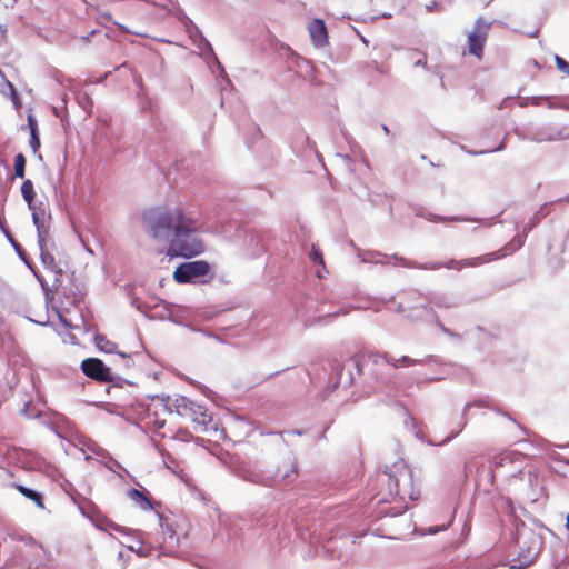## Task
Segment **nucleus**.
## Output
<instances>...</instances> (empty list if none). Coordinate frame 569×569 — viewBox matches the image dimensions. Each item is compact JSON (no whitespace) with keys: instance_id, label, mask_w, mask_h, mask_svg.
Returning <instances> with one entry per match:
<instances>
[{"instance_id":"f257e3e1","label":"nucleus","mask_w":569,"mask_h":569,"mask_svg":"<svg viewBox=\"0 0 569 569\" xmlns=\"http://www.w3.org/2000/svg\"><path fill=\"white\" fill-rule=\"evenodd\" d=\"M142 220L151 238L168 241L169 258L191 259L204 251L202 240L194 234L199 230L196 221L182 210L154 207L143 212Z\"/></svg>"},{"instance_id":"f03ea898","label":"nucleus","mask_w":569,"mask_h":569,"mask_svg":"<svg viewBox=\"0 0 569 569\" xmlns=\"http://www.w3.org/2000/svg\"><path fill=\"white\" fill-rule=\"evenodd\" d=\"M390 360L391 356L388 352L366 351L352 356L350 363L358 376H363L366 383H388L391 375L388 371L387 361Z\"/></svg>"},{"instance_id":"7ed1b4c3","label":"nucleus","mask_w":569,"mask_h":569,"mask_svg":"<svg viewBox=\"0 0 569 569\" xmlns=\"http://www.w3.org/2000/svg\"><path fill=\"white\" fill-rule=\"evenodd\" d=\"M515 543L517 555L510 559L509 567L510 569H525L538 558L543 540L540 535L522 522L520 526H517Z\"/></svg>"},{"instance_id":"20e7f679","label":"nucleus","mask_w":569,"mask_h":569,"mask_svg":"<svg viewBox=\"0 0 569 569\" xmlns=\"http://www.w3.org/2000/svg\"><path fill=\"white\" fill-rule=\"evenodd\" d=\"M389 495L399 497L401 501L406 498L415 501L420 492L416 490L412 482V471L405 463H396L392 467H386L383 471Z\"/></svg>"},{"instance_id":"39448f33","label":"nucleus","mask_w":569,"mask_h":569,"mask_svg":"<svg viewBox=\"0 0 569 569\" xmlns=\"http://www.w3.org/2000/svg\"><path fill=\"white\" fill-rule=\"evenodd\" d=\"M425 313L430 315L432 321L440 329V331L448 338L452 339L453 342L458 346L462 345L466 338L481 340L482 338L488 337V333L481 327H475L470 330H466L463 333L451 330L440 321L437 312L427 305L410 309V312L407 315V318L410 320H420L423 318Z\"/></svg>"},{"instance_id":"423d86ee","label":"nucleus","mask_w":569,"mask_h":569,"mask_svg":"<svg viewBox=\"0 0 569 569\" xmlns=\"http://www.w3.org/2000/svg\"><path fill=\"white\" fill-rule=\"evenodd\" d=\"M211 266L206 260H193L179 263L172 274L179 284L206 283L212 278Z\"/></svg>"},{"instance_id":"0eeeda50","label":"nucleus","mask_w":569,"mask_h":569,"mask_svg":"<svg viewBox=\"0 0 569 569\" xmlns=\"http://www.w3.org/2000/svg\"><path fill=\"white\" fill-rule=\"evenodd\" d=\"M493 21H487L483 17H478L473 28L467 33L468 53L481 58L486 40Z\"/></svg>"},{"instance_id":"6e6552de","label":"nucleus","mask_w":569,"mask_h":569,"mask_svg":"<svg viewBox=\"0 0 569 569\" xmlns=\"http://www.w3.org/2000/svg\"><path fill=\"white\" fill-rule=\"evenodd\" d=\"M32 222L37 229V239L38 246L40 250V260L43 267L51 271L57 268V262L54 256L48 251L47 249V240L49 238V224H44L42 219L40 220L39 213L34 212L32 214Z\"/></svg>"},{"instance_id":"1a4fd4ad","label":"nucleus","mask_w":569,"mask_h":569,"mask_svg":"<svg viewBox=\"0 0 569 569\" xmlns=\"http://www.w3.org/2000/svg\"><path fill=\"white\" fill-rule=\"evenodd\" d=\"M416 214L426 219L432 223L439 222H478L482 227L489 228L498 222V217H489V218H472L467 216H441L437 213H432L430 211H426L423 209H419Z\"/></svg>"},{"instance_id":"9d476101","label":"nucleus","mask_w":569,"mask_h":569,"mask_svg":"<svg viewBox=\"0 0 569 569\" xmlns=\"http://www.w3.org/2000/svg\"><path fill=\"white\" fill-rule=\"evenodd\" d=\"M81 371L87 377L99 382H107L110 379L111 368L99 358H86L80 365Z\"/></svg>"},{"instance_id":"9b49d317","label":"nucleus","mask_w":569,"mask_h":569,"mask_svg":"<svg viewBox=\"0 0 569 569\" xmlns=\"http://www.w3.org/2000/svg\"><path fill=\"white\" fill-rule=\"evenodd\" d=\"M80 512L88 518L97 529L107 530V528H111L112 530L119 533H127L128 528L122 527L113 521L109 520L107 517L101 515V512L97 509L96 506L91 505L89 510L82 507H79Z\"/></svg>"},{"instance_id":"f8f14e48","label":"nucleus","mask_w":569,"mask_h":569,"mask_svg":"<svg viewBox=\"0 0 569 569\" xmlns=\"http://www.w3.org/2000/svg\"><path fill=\"white\" fill-rule=\"evenodd\" d=\"M528 232L522 230L521 233H517L508 243H506L501 249L489 252L485 254V260L487 263L502 259L507 256L512 254L513 252L518 251L523 244L527 239Z\"/></svg>"},{"instance_id":"ddd939ff","label":"nucleus","mask_w":569,"mask_h":569,"mask_svg":"<svg viewBox=\"0 0 569 569\" xmlns=\"http://www.w3.org/2000/svg\"><path fill=\"white\" fill-rule=\"evenodd\" d=\"M297 459L291 457L287 462H282L271 470L272 476L276 478V487L280 483H292L298 477Z\"/></svg>"},{"instance_id":"4468645a","label":"nucleus","mask_w":569,"mask_h":569,"mask_svg":"<svg viewBox=\"0 0 569 569\" xmlns=\"http://www.w3.org/2000/svg\"><path fill=\"white\" fill-rule=\"evenodd\" d=\"M238 477L247 482L259 485L268 488L276 487V478L271 470L264 471L259 469H244L238 472Z\"/></svg>"},{"instance_id":"2eb2a0df","label":"nucleus","mask_w":569,"mask_h":569,"mask_svg":"<svg viewBox=\"0 0 569 569\" xmlns=\"http://www.w3.org/2000/svg\"><path fill=\"white\" fill-rule=\"evenodd\" d=\"M21 196L23 200L27 202L29 210L32 212L39 213V218H42V221L44 224L47 223V219L50 218V216H47L46 209L41 208L42 203H40L39 207L36 206V190L33 182L30 179H26L21 184Z\"/></svg>"},{"instance_id":"dca6fc26","label":"nucleus","mask_w":569,"mask_h":569,"mask_svg":"<svg viewBox=\"0 0 569 569\" xmlns=\"http://www.w3.org/2000/svg\"><path fill=\"white\" fill-rule=\"evenodd\" d=\"M332 375L336 378L335 387L349 388L355 381L356 370L355 367L351 366L350 359H348L345 363H335L332 366Z\"/></svg>"},{"instance_id":"f3484780","label":"nucleus","mask_w":569,"mask_h":569,"mask_svg":"<svg viewBox=\"0 0 569 569\" xmlns=\"http://www.w3.org/2000/svg\"><path fill=\"white\" fill-rule=\"evenodd\" d=\"M173 407L177 409L178 413L180 408L189 409L194 415L199 413L201 416V420L196 417L193 421L199 425H202L204 428H207L208 423L212 421V417L207 413V410L203 407L194 403L187 397L180 396L179 398L174 399Z\"/></svg>"},{"instance_id":"a211bd4d","label":"nucleus","mask_w":569,"mask_h":569,"mask_svg":"<svg viewBox=\"0 0 569 569\" xmlns=\"http://www.w3.org/2000/svg\"><path fill=\"white\" fill-rule=\"evenodd\" d=\"M28 569H54L53 557L50 551L43 547L40 550H30V557L26 560Z\"/></svg>"},{"instance_id":"6ab92c4d","label":"nucleus","mask_w":569,"mask_h":569,"mask_svg":"<svg viewBox=\"0 0 569 569\" xmlns=\"http://www.w3.org/2000/svg\"><path fill=\"white\" fill-rule=\"evenodd\" d=\"M69 278V283L62 287L61 296L72 306L78 307L80 302L84 299V291L80 283H76L74 271H71L70 274L67 276Z\"/></svg>"},{"instance_id":"aec40b11","label":"nucleus","mask_w":569,"mask_h":569,"mask_svg":"<svg viewBox=\"0 0 569 569\" xmlns=\"http://www.w3.org/2000/svg\"><path fill=\"white\" fill-rule=\"evenodd\" d=\"M309 34L311 42L316 48H323L329 42L327 26L322 19L315 18L309 23Z\"/></svg>"},{"instance_id":"412c9836","label":"nucleus","mask_w":569,"mask_h":569,"mask_svg":"<svg viewBox=\"0 0 569 569\" xmlns=\"http://www.w3.org/2000/svg\"><path fill=\"white\" fill-rule=\"evenodd\" d=\"M147 493L148 492L146 490L142 491L136 488H130L127 491V497L143 511L156 510L160 507V502L151 500Z\"/></svg>"},{"instance_id":"4be33fe9","label":"nucleus","mask_w":569,"mask_h":569,"mask_svg":"<svg viewBox=\"0 0 569 569\" xmlns=\"http://www.w3.org/2000/svg\"><path fill=\"white\" fill-rule=\"evenodd\" d=\"M439 361L440 360L435 356H427L422 360L413 359L409 356H401L398 359H393L391 357V360L387 361V368H388V371L390 372V368L398 369L401 367H408V366H415V365H427L429 362L439 363Z\"/></svg>"},{"instance_id":"5701e85b","label":"nucleus","mask_w":569,"mask_h":569,"mask_svg":"<svg viewBox=\"0 0 569 569\" xmlns=\"http://www.w3.org/2000/svg\"><path fill=\"white\" fill-rule=\"evenodd\" d=\"M527 133L528 140L537 143L562 139L560 130L556 131L555 133H546L542 128L533 127L531 124L527 126Z\"/></svg>"},{"instance_id":"b1692460","label":"nucleus","mask_w":569,"mask_h":569,"mask_svg":"<svg viewBox=\"0 0 569 569\" xmlns=\"http://www.w3.org/2000/svg\"><path fill=\"white\" fill-rule=\"evenodd\" d=\"M27 128L29 129V144L33 153H38L41 141H40V133H39V126L38 120L33 113L27 114Z\"/></svg>"},{"instance_id":"393cba45","label":"nucleus","mask_w":569,"mask_h":569,"mask_svg":"<svg viewBox=\"0 0 569 569\" xmlns=\"http://www.w3.org/2000/svg\"><path fill=\"white\" fill-rule=\"evenodd\" d=\"M248 149L252 152H257L260 148L266 144L264 137L257 124H251L249 131L244 138Z\"/></svg>"},{"instance_id":"a878e982","label":"nucleus","mask_w":569,"mask_h":569,"mask_svg":"<svg viewBox=\"0 0 569 569\" xmlns=\"http://www.w3.org/2000/svg\"><path fill=\"white\" fill-rule=\"evenodd\" d=\"M244 243L250 248V256L259 257L264 251L262 237L257 231H248L244 236Z\"/></svg>"},{"instance_id":"bb28decb","label":"nucleus","mask_w":569,"mask_h":569,"mask_svg":"<svg viewBox=\"0 0 569 569\" xmlns=\"http://www.w3.org/2000/svg\"><path fill=\"white\" fill-rule=\"evenodd\" d=\"M487 263L485 260V254L473 257V258H466L461 260H455L450 259L448 262L443 263V268L447 269H453V270H460L465 267H478L480 264Z\"/></svg>"},{"instance_id":"cd10ccee","label":"nucleus","mask_w":569,"mask_h":569,"mask_svg":"<svg viewBox=\"0 0 569 569\" xmlns=\"http://www.w3.org/2000/svg\"><path fill=\"white\" fill-rule=\"evenodd\" d=\"M393 260L405 268H413V269H423V270H438L443 268L442 262H427V263H416L402 256H398L397 253L392 254Z\"/></svg>"},{"instance_id":"c85d7f7f","label":"nucleus","mask_w":569,"mask_h":569,"mask_svg":"<svg viewBox=\"0 0 569 569\" xmlns=\"http://www.w3.org/2000/svg\"><path fill=\"white\" fill-rule=\"evenodd\" d=\"M553 204V201L545 202L538 211H536L527 221V223L523 226V230L526 232H531L539 223L540 221L546 218L549 214L548 208Z\"/></svg>"},{"instance_id":"c756f323","label":"nucleus","mask_w":569,"mask_h":569,"mask_svg":"<svg viewBox=\"0 0 569 569\" xmlns=\"http://www.w3.org/2000/svg\"><path fill=\"white\" fill-rule=\"evenodd\" d=\"M14 487L24 498L33 501L40 509H44L43 495L40 491L19 483H16Z\"/></svg>"},{"instance_id":"7c9ffc66","label":"nucleus","mask_w":569,"mask_h":569,"mask_svg":"<svg viewBox=\"0 0 569 569\" xmlns=\"http://www.w3.org/2000/svg\"><path fill=\"white\" fill-rule=\"evenodd\" d=\"M363 263L389 264V259H393L392 254L388 256L379 251H367L358 254Z\"/></svg>"},{"instance_id":"2f4dec72","label":"nucleus","mask_w":569,"mask_h":569,"mask_svg":"<svg viewBox=\"0 0 569 569\" xmlns=\"http://www.w3.org/2000/svg\"><path fill=\"white\" fill-rule=\"evenodd\" d=\"M429 303L443 309H450L458 306V300L456 297L446 295V293H439L433 295L429 298Z\"/></svg>"},{"instance_id":"473e14b6","label":"nucleus","mask_w":569,"mask_h":569,"mask_svg":"<svg viewBox=\"0 0 569 569\" xmlns=\"http://www.w3.org/2000/svg\"><path fill=\"white\" fill-rule=\"evenodd\" d=\"M93 342L96 347L104 353H113L114 349H117V345L107 339L106 336L96 332L93 336Z\"/></svg>"},{"instance_id":"72a5a7b5","label":"nucleus","mask_w":569,"mask_h":569,"mask_svg":"<svg viewBox=\"0 0 569 569\" xmlns=\"http://www.w3.org/2000/svg\"><path fill=\"white\" fill-rule=\"evenodd\" d=\"M33 276L36 277V279L38 280L41 289H42V292H43V296H44V300H46V305H48L49 302L53 301L54 299V295L52 292V289L49 287V284L47 283L46 279L32 267V264H30V268H29Z\"/></svg>"},{"instance_id":"f704fd0d","label":"nucleus","mask_w":569,"mask_h":569,"mask_svg":"<svg viewBox=\"0 0 569 569\" xmlns=\"http://www.w3.org/2000/svg\"><path fill=\"white\" fill-rule=\"evenodd\" d=\"M207 64L212 73H217L219 77H221L227 82V84L231 86V81L224 70V67L219 61L217 56H213V58H211L210 60H207Z\"/></svg>"},{"instance_id":"c9c22d12","label":"nucleus","mask_w":569,"mask_h":569,"mask_svg":"<svg viewBox=\"0 0 569 569\" xmlns=\"http://www.w3.org/2000/svg\"><path fill=\"white\" fill-rule=\"evenodd\" d=\"M517 457L518 455L511 451L501 452L493 457L492 466L495 468L506 467L507 465H511Z\"/></svg>"},{"instance_id":"e433bc0d","label":"nucleus","mask_w":569,"mask_h":569,"mask_svg":"<svg viewBox=\"0 0 569 569\" xmlns=\"http://www.w3.org/2000/svg\"><path fill=\"white\" fill-rule=\"evenodd\" d=\"M194 44L199 49L200 56L203 57V59L206 61L213 58V56H217L214 53L212 44L210 43V41L207 38H202V39L198 40V42H196Z\"/></svg>"},{"instance_id":"4c0bfd02","label":"nucleus","mask_w":569,"mask_h":569,"mask_svg":"<svg viewBox=\"0 0 569 569\" xmlns=\"http://www.w3.org/2000/svg\"><path fill=\"white\" fill-rule=\"evenodd\" d=\"M293 143H295V148H301V149L309 148L310 150L316 149L315 142L311 141L309 136L303 131H300L296 134Z\"/></svg>"},{"instance_id":"58836bf2","label":"nucleus","mask_w":569,"mask_h":569,"mask_svg":"<svg viewBox=\"0 0 569 569\" xmlns=\"http://www.w3.org/2000/svg\"><path fill=\"white\" fill-rule=\"evenodd\" d=\"M26 163L27 159L22 152H19L14 156V177L16 178H24L26 174Z\"/></svg>"},{"instance_id":"ea45409f","label":"nucleus","mask_w":569,"mask_h":569,"mask_svg":"<svg viewBox=\"0 0 569 569\" xmlns=\"http://www.w3.org/2000/svg\"><path fill=\"white\" fill-rule=\"evenodd\" d=\"M284 433H290V435H296V436H303L306 433V430H302V429H291V430H288V431H271V432H268L267 435L268 436H272V437H276L277 440L287 446V441L286 439L283 438V435ZM261 435H266L264 432H261Z\"/></svg>"},{"instance_id":"a19ab883","label":"nucleus","mask_w":569,"mask_h":569,"mask_svg":"<svg viewBox=\"0 0 569 569\" xmlns=\"http://www.w3.org/2000/svg\"><path fill=\"white\" fill-rule=\"evenodd\" d=\"M457 426H458V429L451 430L450 433L443 440H441L439 443H437V446H445V445L449 443L452 439H455L466 428L467 418L460 417V420Z\"/></svg>"},{"instance_id":"79ce46f5","label":"nucleus","mask_w":569,"mask_h":569,"mask_svg":"<svg viewBox=\"0 0 569 569\" xmlns=\"http://www.w3.org/2000/svg\"><path fill=\"white\" fill-rule=\"evenodd\" d=\"M547 249L549 252L556 251L557 254H561L569 249V229L567 230L559 248H556V244L552 241H549L547 244Z\"/></svg>"},{"instance_id":"37998d69","label":"nucleus","mask_w":569,"mask_h":569,"mask_svg":"<svg viewBox=\"0 0 569 569\" xmlns=\"http://www.w3.org/2000/svg\"><path fill=\"white\" fill-rule=\"evenodd\" d=\"M309 259L317 266H321L322 269L325 271H327L326 269V264H325V260H323V254L321 252V250L312 244L311 248H310V251H309Z\"/></svg>"},{"instance_id":"c03bdc74","label":"nucleus","mask_w":569,"mask_h":569,"mask_svg":"<svg viewBox=\"0 0 569 569\" xmlns=\"http://www.w3.org/2000/svg\"><path fill=\"white\" fill-rule=\"evenodd\" d=\"M189 24H187V32L189 34V38L192 40L193 44L198 42V40L206 38L202 33V31L199 29L198 26L193 23L192 20L189 19Z\"/></svg>"},{"instance_id":"a18cd8bd","label":"nucleus","mask_w":569,"mask_h":569,"mask_svg":"<svg viewBox=\"0 0 569 569\" xmlns=\"http://www.w3.org/2000/svg\"><path fill=\"white\" fill-rule=\"evenodd\" d=\"M288 369H289V367L283 368L281 370L273 371V372H271L269 375H263V373L257 375V376H254L251 379V381H250L251 386H258V385H260V383H262V382H264V381H267V380H269V379H271L273 377L279 376L280 373L287 371Z\"/></svg>"},{"instance_id":"49530a36","label":"nucleus","mask_w":569,"mask_h":569,"mask_svg":"<svg viewBox=\"0 0 569 569\" xmlns=\"http://www.w3.org/2000/svg\"><path fill=\"white\" fill-rule=\"evenodd\" d=\"M507 137H508V133L503 137V139L500 141V143L496 148L479 150V151L471 150V151H468V153L471 156H481V154L503 151L507 147Z\"/></svg>"},{"instance_id":"de8ad7c7","label":"nucleus","mask_w":569,"mask_h":569,"mask_svg":"<svg viewBox=\"0 0 569 569\" xmlns=\"http://www.w3.org/2000/svg\"><path fill=\"white\" fill-rule=\"evenodd\" d=\"M21 542H23L30 550H40L43 552V546L38 542L31 535H21Z\"/></svg>"},{"instance_id":"09e8293b","label":"nucleus","mask_w":569,"mask_h":569,"mask_svg":"<svg viewBox=\"0 0 569 569\" xmlns=\"http://www.w3.org/2000/svg\"><path fill=\"white\" fill-rule=\"evenodd\" d=\"M20 412L29 419L38 418L40 416V412L34 409L31 401L26 402Z\"/></svg>"},{"instance_id":"8fccbe9b","label":"nucleus","mask_w":569,"mask_h":569,"mask_svg":"<svg viewBox=\"0 0 569 569\" xmlns=\"http://www.w3.org/2000/svg\"><path fill=\"white\" fill-rule=\"evenodd\" d=\"M112 387L122 388L124 385H132L130 380L122 378L121 376L113 375L110 370V379L107 380Z\"/></svg>"},{"instance_id":"3c124183","label":"nucleus","mask_w":569,"mask_h":569,"mask_svg":"<svg viewBox=\"0 0 569 569\" xmlns=\"http://www.w3.org/2000/svg\"><path fill=\"white\" fill-rule=\"evenodd\" d=\"M139 108H140V111L143 112V113H147V112H154V103L147 97H141L140 98V101H139Z\"/></svg>"},{"instance_id":"603ef678","label":"nucleus","mask_w":569,"mask_h":569,"mask_svg":"<svg viewBox=\"0 0 569 569\" xmlns=\"http://www.w3.org/2000/svg\"><path fill=\"white\" fill-rule=\"evenodd\" d=\"M556 67L559 71L569 74V63L562 57L555 54Z\"/></svg>"},{"instance_id":"864d4df0","label":"nucleus","mask_w":569,"mask_h":569,"mask_svg":"<svg viewBox=\"0 0 569 569\" xmlns=\"http://www.w3.org/2000/svg\"><path fill=\"white\" fill-rule=\"evenodd\" d=\"M355 194L360 199V200H370L372 202L373 206L377 204L376 200L375 199H371L370 198V193H369V190L367 187L365 186H360V189L358 191H355Z\"/></svg>"},{"instance_id":"5fc2aeb1","label":"nucleus","mask_w":569,"mask_h":569,"mask_svg":"<svg viewBox=\"0 0 569 569\" xmlns=\"http://www.w3.org/2000/svg\"><path fill=\"white\" fill-rule=\"evenodd\" d=\"M93 452L102 458H108L114 466L123 469V467L121 466V463L116 460L107 450H104L103 448H98L96 450H93Z\"/></svg>"},{"instance_id":"6e6d98bb","label":"nucleus","mask_w":569,"mask_h":569,"mask_svg":"<svg viewBox=\"0 0 569 569\" xmlns=\"http://www.w3.org/2000/svg\"><path fill=\"white\" fill-rule=\"evenodd\" d=\"M187 327L190 330L194 331V332H201L203 336H206L208 338H213V339H216L218 341H222L219 336H217L216 333H213V332H211V331H209L207 329L196 328V327H193L191 325H188Z\"/></svg>"},{"instance_id":"4d7b16f0","label":"nucleus","mask_w":569,"mask_h":569,"mask_svg":"<svg viewBox=\"0 0 569 569\" xmlns=\"http://www.w3.org/2000/svg\"><path fill=\"white\" fill-rule=\"evenodd\" d=\"M26 319L32 323L39 325V326H48L49 325V313L48 310H46L44 315L40 319H33L26 316Z\"/></svg>"},{"instance_id":"13d9d810","label":"nucleus","mask_w":569,"mask_h":569,"mask_svg":"<svg viewBox=\"0 0 569 569\" xmlns=\"http://www.w3.org/2000/svg\"><path fill=\"white\" fill-rule=\"evenodd\" d=\"M173 438L179 439L181 441H190L191 439H193V436L187 429L180 428Z\"/></svg>"},{"instance_id":"bf43d9fd","label":"nucleus","mask_w":569,"mask_h":569,"mask_svg":"<svg viewBox=\"0 0 569 569\" xmlns=\"http://www.w3.org/2000/svg\"><path fill=\"white\" fill-rule=\"evenodd\" d=\"M20 456H23L22 467L27 468V469H32L33 463H32L31 455L24 450H21Z\"/></svg>"},{"instance_id":"052dcab7","label":"nucleus","mask_w":569,"mask_h":569,"mask_svg":"<svg viewBox=\"0 0 569 569\" xmlns=\"http://www.w3.org/2000/svg\"><path fill=\"white\" fill-rule=\"evenodd\" d=\"M513 133L520 139V140H528V133H527V126L518 127L516 126L513 128Z\"/></svg>"},{"instance_id":"680f3d73","label":"nucleus","mask_w":569,"mask_h":569,"mask_svg":"<svg viewBox=\"0 0 569 569\" xmlns=\"http://www.w3.org/2000/svg\"><path fill=\"white\" fill-rule=\"evenodd\" d=\"M66 284L63 283V279L60 278V277H54L53 281H52V287H50L52 289V292L54 293V291H59L60 292L62 291V287H64Z\"/></svg>"},{"instance_id":"e2e57ef3","label":"nucleus","mask_w":569,"mask_h":569,"mask_svg":"<svg viewBox=\"0 0 569 569\" xmlns=\"http://www.w3.org/2000/svg\"><path fill=\"white\" fill-rule=\"evenodd\" d=\"M6 82H7V86L9 87V89H10V92H11V100L17 106V103L19 102V94L17 92V89L14 88V86L10 81L6 80Z\"/></svg>"},{"instance_id":"0e129e2a","label":"nucleus","mask_w":569,"mask_h":569,"mask_svg":"<svg viewBox=\"0 0 569 569\" xmlns=\"http://www.w3.org/2000/svg\"><path fill=\"white\" fill-rule=\"evenodd\" d=\"M446 530V527L445 526H430L428 527L423 532L422 535H426V533H429V535H436L440 531H443Z\"/></svg>"},{"instance_id":"69168bd1","label":"nucleus","mask_w":569,"mask_h":569,"mask_svg":"<svg viewBox=\"0 0 569 569\" xmlns=\"http://www.w3.org/2000/svg\"><path fill=\"white\" fill-rule=\"evenodd\" d=\"M16 252L18 253V256L20 257V259L26 263V266L28 268H30V262L29 260L27 259L26 257V253H24V250L22 249V247L20 244H17L16 247Z\"/></svg>"},{"instance_id":"338daca9","label":"nucleus","mask_w":569,"mask_h":569,"mask_svg":"<svg viewBox=\"0 0 569 569\" xmlns=\"http://www.w3.org/2000/svg\"><path fill=\"white\" fill-rule=\"evenodd\" d=\"M472 403V407H479V408H489V409H493L489 402L485 399H478V400H475L471 402Z\"/></svg>"},{"instance_id":"774afa93","label":"nucleus","mask_w":569,"mask_h":569,"mask_svg":"<svg viewBox=\"0 0 569 569\" xmlns=\"http://www.w3.org/2000/svg\"><path fill=\"white\" fill-rule=\"evenodd\" d=\"M550 458L553 460V461H557V462H565L567 465H569V459H565L560 453L558 452H552L550 453Z\"/></svg>"}]
</instances>
